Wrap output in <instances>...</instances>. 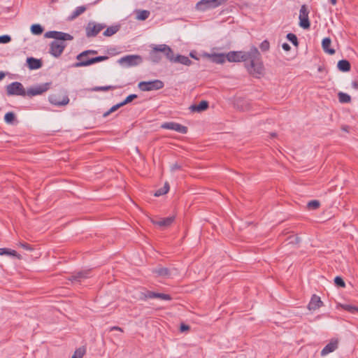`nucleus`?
<instances>
[{"mask_svg":"<svg viewBox=\"0 0 358 358\" xmlns=\"http://www.w3.org/2000/svg\"><path fill=\"white\" fill-rule=\"evenodd\" d=\"M115 86L113 85H107V86H96L92 89V92H99V91H108L110 90H114L115 89Z\"/></svg>","mask_w":358,"mask_h":358,"instance_id":"obj_37","label":"nucleus"},{"mask_svg":"<svg viewBox=\"0 0 358 358\" xmlns=\"http://www.w3.org/2000/svg\"><path fill=\"white\" fill-rule=\"evenodd\" d=\"M157 292L152 291H147L145 294V296L148 299H154L156 298Z\"/></svg>","mask_w":358,"mask_h":358,"instance_id":"obj_50","label":"nucleus"},{"mask_svg":"<svg viewBox=\"0 0 358 358\" xmlns=\"http://www.w3.org/2000/svg\"><path fill=\"white\" fill-rule=\"evenodd\" d=\"M6 76V74L3 71H0V81L3 80Z\"/></svg>","mask_w":358,"mask_h":358,"instance_id":"obj_58","label":"nucleus"},{"mask_svg":"<svg viewBox=\"0 0 358 358\" xmlns=\"http://www.w3.org/2000/svg\"><path fill=\"white\" fill-rule=\"evenodd\" d=\"M66 41L56 40L52 41L50 43L49 52L53 57L57 58L61 56L64 50L66 47Z\"/></svg>","mask_w":358,"mask_h":358,"instance_id":"obj_9","label":"nucleus"},{"mask_svg":"<svg viewBox=\"0 0 358 358\" xmlns=\"http://www.w3.org/2000/svg\"><path fill=\"white\" fill-rule=\"evenodd\" d=\"M331 44V40L329 37H326L322 41V48L324 52L332 55L335 54V50L334 48H330Z\"/></svg>","mask_w":358,"mask_h":358,"instance_id":"obj_22","label":"nucleus"},{"mask_svg":"<svg viewBox=\"0 0 358 358\" xmlns=\"http://www.w3.org/2000/svg\"><path fill=\"white\" fill-rule=\"evenodd\" d=\"M86 10L84 6L77 7L73 12L68 17V20L72 21Z\"/></svg>","mask_w":358,"mask_h":358,"instance_id":"obj_27","label":"nucleus"},{"mask_svg":"<svg viewBox=\"0 0 358 358\" xmlns=\"http://www.w3.org/2000/svg\"><path fill=\"white\" fill-rule=\"evenodd\" d=\"M110 114H111L110 113H108V110H107L106 112H105L103 114V117H108Z\"/></svg>","mask_w":358,"mask_h":358,"instance_id":"obj_59","label":"nucleus"},{"mask_svg":"<svg viewBox=\"0 0 358 358\" xmlns=\"http://www.w3.org/2000/svg\"><path fill=\"white\" fill-rule=\"evenodd\" d=\"M209 103L207 101L203 100L198 104H193L189 106V110L192 112L201 113L208 108Z\"/></svg>","mask_w":358,"mask_h":358,"instance_id":"obj_21","label":"nucleus"},{"mask_svg":"<svg viewBox=\"0 0 358 358\" xmlns=\"http://www.w3.org/2000/svg\"><path fill=\"white\" fill-rule=\"evenodd\" d=\"M6 91L8 96H26V90L23 85L17 81L13 82L6 85Z\"/></svg>","mask_w":358,"mask_h":358,"instance_id":"obj_6","label":"nucleus"},{"mask_svg":"<svg viewBox=\"0 0 358 358\" xmlns=\"http://www.w3.org/2000/svg\"><path fill=\"white\" fill-rule=\"evenodd\" d=\"M164 87V83L158 79L149 81H141L138 84V87L143 92L159 90L162 89Z\"/></svg>","mask_w":358,"mask_h":358,"instance_id":"obj_5","label":"nucleus"},{"mask_svg":"<svg viewBox=\"0 0 358 358\" xmlns=\"http://www.w3.org/2000/svg\"><path fill=\"white\" fill-rule=\"evenodd\" d=\"M228 0H201L195 6L196 10L201 12L213 9L225 3Z\"/></svg>","mask_w":358,"mask_h":358,"instance_id":"obj_4","label":"nucleus"},{"mask_svg":"<svg viewBox=\"0 0 358 358\" xmlns=\"http://www.w3.org/2000/svg\"><path fill=\"white\" fill-rule=\"evenodd\" d=\"M48 99L50 103L56 106H66L69 103L70 101L68 95H65L61 99L59 96L52 94L50 95Z\"/></svg>","mask_w":358,"mask_h":358,"instance_id":"obj_13","label":"nucleus"},{"mask_svg":"<svg viewBox=\"0 0 358 358\" xmlns=\"http://www.w3.org/2000/svg\"><path fill=\"white\" fill-rule=\"evenodd\" d=\"M176 124V122H164L161 125V128L165 129L173 130L174 131Z\"/></svg>","mask_w":358,"mask_h":358,"instance_id":"obj_43","label":"nucleus"},{"mask_svg":"<svg viewBox=\"0 0 358 358\" xmlns=\"http://www.w3.org/2000/svg\"><path fill=\"white\" fill-rule=\"evenodd\" d=\"M136 18L139 20H145L150 16V11L147 10H136Z\"/></svg>","mask_w":358,"mask_h":358,"instance_id":"obj_32","label":"nucleus"},{"mask_svg":"<svg viewBox=\"0 0 358 358\" xmlns=\"http://www.w3.org/2000/svg\"><path fill=\"white\" fill-rule=\"evenodd\" d=\"M181 168H182V166L180 164H178V163H175V164L171 165V171L172 172H173V171H176L177 170L181 169Z\"/></svg>","mask_w":358,"mask_h":358,"instance_id":"obj_51","label":"nucleus"},{"mask_svg":"<svg viewBox=\"0 0 358 358\" xmlns=\"http://www.w3.org/2000/svg\"><path fill=\"white\" fill-rule=\"evenodd\" d=\"M309 10L306 4L301 6L299 10V26L304 29H308L310 27V22L308 17Z\"/></svg>","mask_w":358,"mask_h":358,"instance_id":"obj_10","label":"nucleus"},{"mask_svg":"<svg viewBox=\"0 0 358 358\" xmlns=\"http://www.w3.org/2000/svg\"><path fill=\"white\" fill-rule=\"evenodd\" d=\"M286 38L293 44L294 46L298 47L299 46V41L297 38V36L296 34L293 33H289L286 36Z\"/></svg>","mask_w":358,"mask_h":358,"instance_id":"obj_36","label":"nucleus"},{"mask_svg":"<svg viewBox=\"0 0 358 358\" xmlns=\"http://www.w3.org/2000/svg\"><path fill=\"white\" fill-rule=\"evenodd\" d=\"M11 41V37L9 35L5 34L0 36V43H8Z\"/></svg>","mask_w":358,"mask_h":358,"instance_id":"obj_47","label":"nucleus"},{"mask_svg":"<svg viewBox=\"0 0 358 358\" xmlns=\"http://www.w3.org/2000/svg\"><path fill=\"white\" fill-rule=\"evenodd\" d=\"M31 32L34 35H41L43 32V27L39 24H34L31 26Z\"/></svg>","mask_w":358,"mask_h":358,"instance_id":"obj_33","label":"nucleus"},{"mask_svg":"<svg viewBox=\"0 0 358 358\" xmlns=\"http://www.w3.org/2000/svg\"><path fill=\"white\" fill-rule=\"evenodd\" d=\"M323 305V302L321 301L320 296L316 294H313L310 299V301L308 305V308L310 310H315Z\"/></svg>","mask_w":358,"mask_h":358,"instance_id":"obj_18","label":"nucleus"},{"mask_svg":"<svg viewBox=\"0 0 358 358\" xmlns=\"http://www.w3.org/2000/svg\"><path fill=\"white\" fill-rule=\"evenodd\" d=\"M90 270L81 271L72 274L69 280L72 282H80L83 279L90 277Z\"/></svg>","mask_w":358,"mask_h":358,"instance_id":"obj_17","label":"nucleus"},{"mask_svg":"<svg viewBox=\"0 0 358 358\" xmlns=\"http://www.w3.org/2000/svg\"><path fill=\"white\" fill-rule=\"evenodd\" d=\"M269 48H270V44L267 40L263 41L259 45V48L263 52H266V51L268 50Z\"/></svg>","mask_w":358,"mask_h":358,"instance_id":"obj_46","label":"nucleus"},{"mask_svg":"<svg viewBox=\"0 0 358 358\" xmlns=\"http://www.w3.org/2000/svg\"><path fill=\"white\" fill-rule=\"evenodd\" d=\"M20 246L22 247L23 249L28 250V251L34 250V248L32 247V245L28 244L27 243L20 242Z\"/></svg>","mask_w":358,"mask_h":358,"instance_id":"obj_48","label":"nucleus"},{"mask_svg":"<svg viewBox=\"0 0 358 358\" xmlns=\"http://www.w3.org/2000/svg\"><path fill=\"white\" fill-rule=\"evenodd\" d=\"M86 352V348L84 346L80 347L79 348L76 349L74 352L73 356L71 358H83L84 355Z\"/></svg>","mask_w":358,"mask_h":358,"instance_id":"obj_35","label":"nucleus"},{"mask_svg":"<svg viewBox=\"0 0 358 358\" xmlns=\"http://www.w3.org/2000/svg\"><path fill=\"white\" fill-rule=\"evenodd\" d=\"M171 59H169L171 62L182 64L185 66H190L192 64V61L186 56L182 55H177L174 57L173 51L172 50Z\"/></svg>","mask_w":358,"mask_h":358,"instance_id":"obj_15","label":"nucleus"},{"mask_svg":"<svg viewBox=\"0 0 358 358\" xmlns=\"http://www.w3.org/2000/svg\"><path fill=\"white\" fill-rule=\"evenodd\" d=\"M320 206V203L317 200H311L307 203V207L310 210L317 209Z\"/></svg>","mask_w":358,"mask_h":358,"instance_id":"obj_40","label":"nucleus"},{"mask_svg":"<svg viewBox=\"0 0 358 358\" xmlns=\"http://www.w3.org/2000/svg\"><path fill=\"white\" fill-rule=\"evenodd\" d=\"M249 64L245 63L248 73L255 78H259L264 74V67L261 61V54L255 46L250 49Z\"/></svg>","mask_w":358,"mask_h":358,"instance_id":"obj_1","label":"nucleus"},{"mask_svg":"<svg viewBox=\"0 0 358 358\" xmlns=\"http://www.w3.org/2000/svg\"><path fill=\"white\" fill-rule=\"evenodd\" d=\"M44 36L48 38H53L54 41L62 40V41H72L73 36L68 33L58 31H47Z\"/></svg>","mask_w":358,"mask_h":358,"instance_id":"obj_12","label":"nucleus"},{"mask_svg":"<svg viewBox=\"0 0 358 358\" xmlns=\"http://www.w3.org/2000/svg\"><path fill=\"white\" fill-rule=\"evenodd\" d=\"M122 107V103H118L114 106H113L109 110H108V113H113L115 111H116L117 110H118L120 108Z\"/></svg>","mask_w":358,"mask_h":358,"instance_id":"obj_49","label":"nucleus"},{"mask_svg":"<svg viewBox=\"0 0 358 358\" xmlns=\"http://www.w3.org/2000/svg\"><path fill=\"white\" fill-rule=\"evenodd\" d=\"M27 65L30 70H37L42 67L43 62L41 59L29 57L26 60Z\"/></svg>","mask_w":358,"mask_h":358,"instance_id":"obj_16","label":"nucleus"},{"mask_svg":"<svg viewBox=\"0 0 358 358\" xmlns=\"http://www.w3.org/2000/svg\"><path fill=\"white\" fill-rule=\"evenodd\" d=\"M337 68L341 72H348L350 71L351 64L347 59H341L338 62Z\"/></svg>","mask_w":358,"mask_h":358,"instance_id":"obj_24","label":"nucleus"},{"mask_svg":"<svg viewBox=\"0 0 358 358\" xmlns=\"http://www.w3.org/2000/svg\"><path fill=\"white\" fill-rule=\"evenodd\" d=\"M120 29V24L112 25L106 28L103 31V35L106 37H109L116 34Z\"/></svg>","mask_w":358,"mask_h":358,"instance_id":"obj_26","label":"nucleus"},{"mask_svg":"<svg viewBox=\"0 0 358 358\" xmlns=\"http://www.w3.org/2000/svg\"><path fill=\"white\" fill-rule=\"evenodd\" d=\"M189 329V326L187 324H185L184 323H182L180 326V332H185Z\"/></svg>","mask_w":358,"mask_h":358,"instance_id":"obj_52","label":"nucleus"},{"mask_svg":"<svg viewBox=\"0 0 358 358\" xmlns=\"http://www.w3.org/2000/svg\"><path fill=\"white\" fill-rule=\"evenodd\" d=\"M97 50H87L85 51H83L80 54L78 55V58L80 59L83 56H88L90 55H96Z\"/></svg>","mask_w":358,"mask_h":358,"instance_id":"obj_44","label":"nucleus"},{"mask_svg":"<svg viewBox=\"0 0 358 358\" xmlns=\"http://www.w3.org/2000/svg\"><path fill=\"white\" fill-rule=\"evenodd\" d=\"M4 121L8 124H14L16 122V115L13 112H8L4 115Z\"/></svg>","mask_w":358,"mask_h":358,"instance_id":"obj_29","label":"nucleus"},{"mask_svg":"<svg viewBox=\"0 0 358 358\" xmlns=\"http://www.w3.org/2000/svg\"><path fill=\"white\" fill-rule=\"evenodd\" d=\"M143 62V57L138 55H125L117 60V63L124 68L137 66L141 64Z\"/></svg>","mask_w":358,"mask_h":358,"instance_id":"obj_3","label":"nucleus"},{"mask_svg":"<svg viewBox=\"0 0 358 358\" xmlns=\"http://www.w3.org/2000/svg\"><path fill=\"white\" fill-rule=\"evenodd\" d=\"M170 186L168 182L164 183L163 187L158 189L154 194L155 196H160L166 194L169 190Z\"/></svg>","mask_w":358,"mask_h":358,"instance_id":"obj_31","label":"nucleus"},{"mask_svg":"<svg viewBox=\"0 0 358 358\" xmlns=\"http://www.w3.org/2000/svg\"><path fill=\"white\" fill-rule=\"evenodd\" d=\"M108 58L109 57L108 56H106V55L97 56V57H95L88 58L87 61L83 62V64H94L95 63H98V62L106 61Z\"/></svg>","mask_w":358,"mask_h":358,"instance_id":"obj_28","label":"nucleus"},{"mask_svg":"<svg viewBox=\"0 0 358 358\" xmlns=\"http://www.w3.org/2000/svg\"><path fill=\"white\" fill-rule=\"evenodd\" d=\"M50 84V83H45L31 87L27 90H26V96L32 97L34 96L41 95L49 90Z\"/></svg>","mask_w":358,"mask_h":358,"instance_id":"obj_11","label":"nucleus"},{"mask_svg":"<svg viewBox=\"0 0 358 358\" xmlns=\"http://www.w3.org/2000/svg\"><path fill=\"white\" fill-rule=\"evenodd\" d=\"M296 242H299V238H296Z\"/></svg>","mask_w":358,"mask_h":358,"instance_id":"obj_63","label":"nucleus"},{"mask_svg":"<svg viewBox=\"0 0 358 358\" xmlns=\"http://www.w3.org/2000/svg\"><path fill=\"white\" fill-rule=\"evenodd\" d=\"M174 131L185 134L187 133L188 129L187 127L176 122Z\"/></svg>","mask_w":358,"mask_h":358,"instance_id":"obj_39","label":"nucleus"},{"mask_svg":"<svg viewBox=\"0 0 358 358\" xmlns=\"http://www.w3.org/2000/svg\"><path fill=\"white\" fill-rule=\"evenodd\" d=\"M138 97L137 94H131L127 96L122 101L120 102L122 103V106H124L129 103H131L133 100Z\"/></svg>","mask_w":358,"mask_h":358,"instance_id":"obj_38","label":"nucleus"},{"mask_svg":"<svg viewBox=\"0 0 358 358\" xmlns=\"http://www.w3.org/2000/svg\"><path fill=\"white\" fill-rule=\"evenodd\" d=\"M153 274L157 277L169 278L171 275V271L169 268L166 267L157 266L152 270Z\"/></svg>","mask_w":358,"mask_h":358,"instance_id":"obj_19","label":"nucleus"},{"mask_svg":"<svg viewBox=\"0 0 358 358\" xmlns=\"http://www.w3.org/2000/svg\"><path fill=\"white\" fill-rule=\"evenodd\" d=\"M120 331L122 332L123 329L120 327L114 326V327H110V331Z\"/></svg>","mask_w":358,"mask_h":358,"instance_id":"obj_54","label":"nucleus"},{"mask_svg":"<svg viewBox=\"0 0 358 358\" xmlns=\"http://www.w3.org/2000/svg\"><path fill=\"white\" fill-rule=\"evenodd\" d=\"M58 0H52V2L55 3L57 2Z\"/></svg>","mask_w":358,"mask_h":358,"instance_id":"obj_62","label":"nucleus"},{"mask_svg":"<svg viewBox=\"0 0 358 358\" xmlns=\"http://www.w3.org/2000/svg\"><path fill=\"white\" fill-rule=\"evenodd\" d=\"M282 48L286 52H288L291 50V47L287 43H282Z\"/></svg>","mask_w":358,"mask_h":358,"instance_id":"obj_53","label":"nucleus"},{"mask_svg":"<svg viewBox=\"0 0 358 358\" xmlns=\"http://www.w3.org/2000/svg\"><path fill=\"white\" fill-rule=\"evenodd\" d=\"M250 57L249 51H230L227 53V60L229 62H246Z\"/></svg>","mask_w":358,"mask_h":358,"instance_id":"obj_8","label":"nucleus"},{"mask_svg":"<svg viewBox=\"0 0 358 358\" xmlns=\"http://www.w3.org/2000/svg\"><path fill=\"white\" fill-rule=\"evenodd\" d=\"M350 127L348 125H344L342 127V130L346 132L349 131Z\"/></svg>","mask_w":358,"mask_h":358,"instance_id":"obj_57","label":"nucleus"},{"mask_svg":"<svg viewBox=\"0 0 358 358\" xmlns=\"http://www.w3.org/2000/svg\"><path fill=\"white\" fill-rule=\"evenodd\" d=\"M106 25L102 23H97L94 21H90L85 27L86 36L87 38L95 37L102 31Z\"/></svg>","mask_w":358,"mask_h":358,"instance_id":"obj_7","label":"nucleus"},{"mask_svg":"<svg viewBox=\"0 0 358 358\" xmlns=\"http://www.w3.org/2000/svg\"><path fill=\"white\" fill-rule=\"evenodd\" d=\"M271 136H272L273 137H274V136H275V133H273V134H271Z\"/></svg>","mask_w":358,"mask_h":358,"instance_id":"obj_61","label":"nucleus"},{"mask_svg":"<svg viewBox=\"0 0 358 358\" xmlns=\"http://www.w3.org/2000/svg\"><path fill=\"white\" fill-rule=\"evenodd\" d=\"M210 60L215 64H223L227 60V54L214 53L208 55Z\"/></svg>","mask_w":358,"mask_h":358,"instance_id":"obj_23","label":"nucleus"},{"mask_svg":"<svg viewBox=\"0 0 358 358\" xmlns=\"http://www.w3.org/2000/svg\"><path fill=\"white\" fill-rule=\"evenodd\" d=\"M331 4L335 5L337 2V0H329Z\"/></svg>","mask_w":358,"mask_h":358,"instance_id":"obj_60","label":"nucleus"},{"mask_svg":"<svg viewBox=\"0 0 358 358\" xmlns=\"http://www.w3.org/2000/svg\"><path fill=\"white\" fill-rule=\"evenodd\" d=\"M334 284L338 287H345V282L341 276H338V275L336 276L334 278Z\"/></svg>","mask_w":358,"mask_h":358,"instance_id":"obj_42","label":"nucleus"},{"mask_svg":"<svg viewBox=\"0 0 358 358\" xmlns=\"http://www.w3.org/2000/svg\"><path fill=\"white\" fill-rule=\"evenodd\" d=\"M189 56L193 58V59H198V57L196 56V52H194V51H192L190 52L189 53Z\"/></svg>","mask_w":358,"mask_h":358,"instance_id":"obj_55","label":"nucleus"},{"mask_svg":"<svg viewBox=\"0 0 358 358\" xmlns=\"http://www.w3.org/2000/svg\"><path fill=\"white\" fill-rule=\"evenodd\" d=\"M352 87L355 89V90H357L358 89V82L357 81H353L352 83Z\"/></svg>","mask_w":358,"mask_h":358,"instance_id":"obj_56","label":"nucleus"},{"mask_svg":"<svg viewBox=\"0 0 358 358\" xmlns=\"http://www.w3.org/2000/svg\"><path fill=\"white\" fill-rule=\"evenodd\" d=\"M0 255H8L16 257L18 259H21V255H19L15 250L6 248H0Z\"/></svg>","mask_w":358,"mask_h":358,"instance_id":"obj_25","label":"nucleus"},{"mask_svg":"<svg viewBox=\"0 0 358 358\" xmlns=\"http://www.w3.org/2000/svg\"><path fill=\"white\" fill-rule=\"evenodd\" d=\"M342 308L345 310H347L351 313H355L356 312H358V308L356 306L350 305V304H343L341 306Z\"/></svg>","mask_w":358,"mask_h":358,"instance_id":"obj_41","label":"nucleus"},{"mask_svg":"<svg viewBox=\"0 0 358 358\" xmlns=\"http://www.w3.org/2000/svg\"><path fill=\"white\" fill-rule=\"evenodd\" d=\"M88 58L89 57H87V56H83L80 59H78V55H77L76 56V59L78 60V62H76L74 64H72V67L78 68V67H83V66H90L91 64H83V62L87 61Z\"/></svg>","mask_w":358,"mask_h":358,"instance_id":"obj_30","label":"nucleus"},{"mask_svg":"<svg viewBox=\"0 0 358 358\" xmlns=\"http://www.w3.org/2000/svg\"><path fill=\"white\" fill-rule=\"evenodd\" d=\"M338 348L337 340H331L321 351V356L327 355L335 351Z\"/></svg>","mask_w":358,"mask_h":358,"instance_id":"obj_20","label":"nucleus"},{"mask_svg":"<svg viewBox=\"0 0 358 358\" xmlns=\"http://www.w3.org/2000/svg\"><path fill=\"white\" fill-rule=\"evenodd\" d=\"M156 298L160 299L164 301H170L172 299V297L170 294H164V293H158L156 294Z\"/></svg>","mask_w":358,"mask_h":358,"instance_id":"obj_45","label":"nucleus"},{"mask_svg":"<svg viewBox=\"0 0 358 358\" xmlns=\"http://www.w3.org/2000/svg\"><path fill=\"white\" fill-rule=\"evenodd\" d=\"M338 97L339 102H341L342 103H347L350 102V101H351L350 96L345 92H338Z\"/></svg>","mask_w":358,"mask_h":358,"instance_id":"obj_34","label":"nucleus"},{"mask_svg":"<svg viewBox=\"0 0 358 358\" xmlns=\"http://www.w3.org/2000/svg\"><path fill=\"white\" fill-rule=\"evenodd\" d=\"M174 220H175L174 216H169L167 217L160 218L158 220L152 219L151 222L153 224L157 225L161 228H166L172 224Z\"/></svg>","mask_w":358,"mask_h":358,"instance_id":"obj_14","label":"nucleus"},{"mask_svg":"<svg viewBox=\"0 0 358 358\" xmlns=\"http://www.w3.org/2000/svg\"><path fill=\"white\" fill-rule=\"evenodd\" d=\"M160 53H163L169 60L171 59L172 49L166 44L155 45L149 53V59L153 63H159L162 59Z\"/></svg>","mask_w":358,"mask_h":358,"instance_id":"obj_2","label":"nucleus"}]
</instances>
